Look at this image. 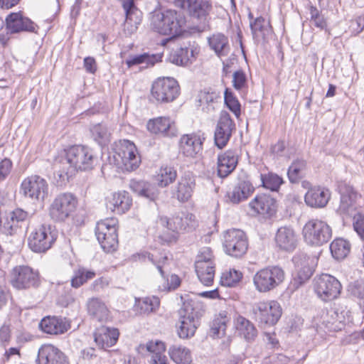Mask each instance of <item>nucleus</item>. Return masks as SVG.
Returning <instances> with one entry per match:
<instances>
[{"mask_svg": "<svg viewBox=\"0 0 364 364\" xmlns=\"http://www.w3.org/2000/svg\"><path fill=\"white\" fill-rule=\"evenodd\" d=\"M186 18L181 11L168 9L164 12L154 11L151 14L150 26L155 32L171 38L182 34L186 25Z\"/></svg>", "mask_w": 364, "mask_h": 364, "instance_id": "nucleus-1", "label": "nucleus"}, {"mask_svg": "<svg viewBox=\"0 0 364 364\" xmlns=\"http://www.w3.org/2000/svg\"><path fill=\"white\" fill-rule=\"evenodd\" d=\"M70 166L77 171H90L98 163V158L92 149L87 146L75 145L65 151L63 158Z\"/></svg>", "mask_w": 364, "mask_h": 364, "instance_id": "nucleus-2", "label": "nucleus"}, {"mask_svg": "<svg viewBox=\"0 0 364 364\" xmlns=\"http://www.w3.org/2000/svg\"><path fill=\"white\" fill-rule=\"evenodd\" d=\"M285 279L284 269L279 266H269L257 271L253 284L260 293L269 292L279 287Z\"/></svg>", "mask_w": 364, "mask_h": 364, "instance_id": "nucleus-3", "label": "nucleus"}, {"mask_svg": "<svg viewBox=\"0 0 364 364\" xmlns=\"http://www.w3.org/2000/svg\"><path fill=\"white\" fill-rule=\"evenodd\" d=\"M302 234L306 244L319 247L331 239L332 230L326 222L318 218H312L304 225Z\"/></svg>", "mask_w": 364, "mask_h": 364, "instance_id": "nucleus-4", "label": "nucleus"}, {"mask_svg": "<svg viewBox=\"0 0 364 364\" xmlns=\"http://www.w3.org/2000/svg\"><path fill=\"white\" fill-rule=\"evenodd\" d=\"M77 205V199L73 193H59L50 205L49 215L55 222H64L75 211Z\"/></svg>", "mask_w": 364, "mask_h": 364, "instance_id": "nucleus-5", "label": "nucleus"}, {"mask_svg": "<svg viewBox=\"0 0 364 364\" xmlns=\"http://www.w3.org/2000/svg\"><path fill=\"white\" fill-rule=\"evenodd\" d=\"M198 303L193 300H185L179 310L181 325L178 334L181 338H187L194 335L196 330V323L200 316L198 309Z\"/></svg>", "mask_w": 364, "mask_h": 364, "instance_id": "nucleus-6", "label": "nucleus"}, {"mask_svg": "<svg viewBox=\"0 0 364 364\" xmlns=\"http://www.w3.org/2000/svg\"><path fill=\"white\" fill-rule=\"evenodd\" d=\"M314 289L317 296L324 302L338 298L341 293L342 285L333 276L322 274L314 279Z\"/></svg>", "mask_w": 364, "mask_h": 364, "instance_id": "nucleus-7", "label": "nucleus"}, {"mask_svg": "<svg viewBox=\"0 0 364 364\" xmlns=\"http://www.w3.org/2000/svg\"><path fill=\"white\" fill-rule=\"evenodd\" d=\"M11 283L15 289L23 290L38 287L41 281L37 271L27 265H18L11 272Z\"/></svg>", "mask_w": 364, "mask_h": 364, "instance_id": "nucleus-8", "label": "nucleus"}, {"mask_svg": "<svg viewBox=\"0 0 364 364\" xmlns=\"http://www.w3.org/2000/svg\"><path fill=\"white\" fill-rule=\"evenodd\" d=\"M56 240L50 225L42 224L35 228L28 237V245L34 252L41 253L48 250Z\"/></svg>", "mask_w": 364, "mask_h": 364, "instance_id": "nucleus-9", "label": "nucleus"}, {"mask_svg": "<svg viewBox=\"0 0 364 364\" xmlns=\"http://www.w3.org/2000/svg\"><path fill=\"white\" fill-rule=\"evenodd\" d=\"M179 90L178 83L174 78L162 77L153 83L151 93L156 102L168 103L177 98Z\"/></svg>", "mask_w": 364, "mask_h": 364, "instance_id": "nucleus-10", "label": "nucleus"}, {"mask_svg": "<svg viewBox=\"0 0 364 364\" xmlns=\"http://www.w3.org/2000/svg\"><path fill=\"white\" fill-rule=\"evenodd\" d=\"M255 318L261 325L274 326L282 316V308L276 301H259L252 307Z\"/></svg>", "mask_w": 364, "mask_h": 364, "instance_id": "nucleus-11", "label": "nucleus"}, {"mask_svg": "<svg viewBox=\"0 0 364 364\" xmlns=\"http://www.w3.org/2000/svg\"><path fill=\"white\" fill-rule=\"evenodd\" d=\"M225 252L235 257L244 255L248 248V240L245 232L240 229L227 230L223 235Z\"/></svg>", "mask_w": 364, "mask_h": 364, "instance_id": "nucleus-12", "label": "nucleus"}, {"mask_svg": "<svg viewBox=\"0 0 364 364\" xmlns=\"http://www.w3.org/2000/svg\"><path fill=\"white\" fill-rule=\"evenodd\" d=\"M147 255L149 260L156 266L163 279V283L159 286V290L169 291L177 289L181 284V279L178 275L175 274H169L167 272L168 257L163 254L154 255V254L147 253Z\"/></svg>", "mask_w": 364, "mask_h": 364, "instance_id": "nucleus-13", "label": "nucleus"}, {"mask_svg": "<svg viewBox=\"0 0 364 364\" xmlns=\"http://www.w3.org/2000/svg\"><path fill=\"white\" fill-rule=\"evenodd\" d=\"M114 159L117 165L127 171L136 169L141 163V157L136 146L129 140L124 141L114 155Z\"/></svg>", "mask_w": 364, "mask_h": 364, "instance_id": "nucleus-14", "label": "nucleus"}, {"mask_svg": "<svg viewBox=\"0 0 364 364\" xmlns=\"http://www.w3.org/2000/svg\"><path fill=\"white\" fill-rule=\"evenodd\" d=\"M110 223L108 220L97 223L95 235L101 247L105 252H109L116 250L118 245V235L114 221Z\"/></svg>", "mask_w": 364, "mask_h": 364, "instance_id": "nucleus-15", "label": "nucleus"}, {"mask_svg": "<svg viewBox=\"0 0 364 364\" xmlns=\"http://www.w3.org/2000/svg\"><path fill=\"white\" fill-rule=\"evenodd\" d=\"M196 186V176L190 172H184L178 178L177 183L171 187V198L179 203H185L191 200Z\"/></svg>", "mask_w": 364, "mask_h": 364, "instance_id": "nucleus-16", "label": "nucleus"}, {"mask_svg": "<svg viewBox=\"0 0 364 364\" xmlns=\"http://www.w3.org/2000/svg\"><path fill=\"white\" fill-rule=\"evenodd\" d=\"M21 189L25 197L31 200L43 201L48 193V184L46 179L33 175L22 181Z\"/></svg>", "mask_w": 364, "mask_h": 364, "instance_id": "nucleus-17", "label": "nucleus"}, {"mask_svg": "<svg viewBox=\"0 0 364 364\" xmlns=\"http://www.w3.org/2000/svg\"><path fill=\"white\" fill-rule=\"evenodd\" d=\"M167 228L172 232L168 237L164 234L161 238L168 242H176L178 232L181 231H190L193 230L197 224L195 215L190 213H182L181 215L173 217L167 220Z\"/></svg>", "mask_w": 364, "mask_h": 364, "instance_id": "nucleus-18", "label": "nucleus"}, {"mask_svg": "<svg viewBox=\"0 0 364 364\" xmlns=\"http://www.w3.org/2000/svg\"><path fill=\"white\" fill-rule=\"evenodd\" d=\"M189 14L193 18L200 21L198 26L199 32H203L210 29V13L213 6L210 0H189L186 3Z\"/></svg>", "mask_w": 364, "mask_h": 364, "instance_id": "nucleus-19", "label": "nucleus"}, {"mask_svg": "<svg viewBox=\"0 0 364 364\" xmlns=\"http://www.w3.org/2000/svg\"><path fill=\"white\" fill-rule=\"evenodd\" d=\"M340 204L336 209L338 214L343 218L354 217L357 214L359 204L358 200L360 196L351 186H345L341 188Z\"/></svg>", "mask_w": 364, "mask_h": 364, "instance_id": "nucleus-20", "label": "nucleus"}, {"mask_svg": "<svg viewBox=\"0 0 364 364\" xmlns=\"http://www.w3.org/2000/svg\"><path fill=\"white\" fill-rule=\"evenodd\" d=\"M234 129L235 124L230 114L227 111H222L214 133V141L218 148L221 149L227 145Z\"/></svg>", "mask_w": 364, "mask_h": 364, "instance_id": "nucleus-21", "label": "nucleus"}, {"mask_svg": "<svg viewBox=\"0 0 364 364\" xmlns=\"http://www.w3.org/2000/svg\"><path fill=\"white\" fill-rule=\"evenodd\" d=\"M205 138L196 133L183 134L178 141L179 153L187 158H196L203 151Z\"/></svg>", "mask_w": 364, "mask_h": 364, "instance_id": "nucleus-22", "label": "nucleus"}, {"mask_svg": "<svg viewBox=\"0 0 364 364\" xmlns=\"http://www.w3.org/2000/svg\"><path fill=\"white\" fill-rule=\"evenodd\" d=\"M122 6L125 14L123 31L126 36H131L141 22L142 12L136 6L134 0H122Z\"/></svg>", "mask_w": 364, "mask_h": 364, "instance_id": "nucleus-23", "label": "nucleus"}, {"mask_svg": "<svg viewBox=\"0 0 364 364\" xmlns=\"http://www.w3.org/2000/svg\"><path fill=\"white\" fill-rule=\"evenodd\" d=\"M198 53V45L195 41H189L170 54L169 61L176 65L186 66L193 63Z\"/></svg>", "mask_w": 364, "mask_h": 364, "instance_id": "nucleus-24", "label": "nucleus"}, {"mask_svg": "<svg viewBox=\"0 0 364 364\" xmlns=\"http://www.w3.org/2000/svg\"><path fill=\"white\" fill-rule=\"evenodd\" d=\"M36 364H70L66 355L52 344L42 345L38 351Z\"/></svg>", "mask_w": 364, "mask_h": 364, "instance_id": "nucleus-25", "label": "nucleus"}, {"mask_svg": "<svg viewBox=\"0 0 364 364\" xmlns=\"http://www.w3.org/2000/svg\"><path fill=\"white\" fill-rule=\"evenodd\" d=\"M249 207L257 214L271 217L277 212L276 199L268 193H259L250 202Z\"/></svg>", "mask_w": 364, "mask_h": 364, "instance_id": "nucleus-26", "label": "nucleus"}, {"mask_svg": "<svg viewBox=\"0 0 364 364\" xmlns=\"http://www.w3.org/2000/svg\"><path fill=\"white\" fill-rule=\"evenodd\" d=\"M6 31L10 34L22 31L34 32L36 24L28 18L23 16L21 12L11 13L5 19Z\"/></svg>", "mask_w": 364, "mask_h": 364, "instance_id": "nucleus-27", "label": "nucleus"}, {"mask_svg": "<svg viewBox=\"0 0 364 364\" xmlns=\"http://www.w3.org/2000/svg\"><path fill=\"white\" fill-rule=\"evenodd\" d=\"M70 328L68 320L62 316H48L43 318L39 323V328L45 333L61 335Z\"/></svg>", "mask_w": 364, "mask_h": 364, "instance_id": "nucleus-28", "label": "nucleus"}, {"mask_svg": "<svg viewBox=\"0 0 364 364\" xmlns=\"http://www.w3.org/2000/svg\"><path fill=\"white\" fill-rule=\"evenodd\" d=\"M298 241V236L291 228L284 226L277 230L275 242L279 250L291 252L296 249Z\"/></svg>", "mask_w": 364, "mask_h": 364, "instance_id": "nucleus-29", "label": "nucleus"}, {"mask_svg": "<svg viewBox=\"0 0 364 364\" xmlns=\"http://www.w3.org/2000/svg\"><path fill=\"white\" fill-rule=\"evenodd\" d=\"M238 156L235 150L228 149L218 156V176L221 178L228 176L236 168Z\"/></svg>", "mask_w": 364, "mask_h": 364, "instance_id": "nucleus-30", "label": "nucleus"}, {"mask_svg": "<svg viewBox=\"0 0 364 364\" xmlns=\"http://www.w3.org/2000/svg\"><path fill=\"white\" fill-rule=\"evenodd\" d=\"M147 129L154 134L171 137L176 134V128L170 118L159 117L149 119L146 124Z\"/></svg>", "mask_w": 364, "mask_h": 364, "instance_id": "nucleus-31", "label": "nucleus"}, {"mask_svg": "<svg viewBox=\"0 0 364 364\" xmlns=\"http://www.w3.org/2000/svg\"><path fill=\"white\" fill-rule=\"evenodd\" d=\"M254 191L255 188L249 180L240 179L232 190L228 192L227 196L231 203L238 204L247 199Z\"/></svg>", "mask_w": 364, "mask_h": 364, "instance_id": "nucleus-32", "label": "nucleus"}, {"mask_svg": "<svg viewBox=\"0 0 364 364\" xmlns=\"http://www.w3.org/2000/svg\"><path fill=\"white\" fill-rule=\"evenodd\" d=\"M330 192L328 189L321 187L311 188L305 195L306 204L311 208H321L325 207L329 199Z\"/></svg>", "mask_w": 364, "mask_h": 364, "instance_id": "nucleus-33", "label": "nucleus"}, {"mask_svg": "<svg viewBox=\"0 0 364 364\" xmlns=\"http://www.w3.org/2000/svg\"><path fill=\"white\" fill-rule=\"evenodd\" d=\"M132 204V199L129 193L124 191L113 193L107 207L117 214H123L130 208Z\"/></svg>", "mask_w": 364, "mask_h": 364, "instance_id": "nucleus-34", "label": "nucleus"}, {"mask_svg": "<svg viewBox=\"0 0 364 364\" xmlns=\"http://www.w3.org/2000/svg\"><path fill=\"white\" fill-rule=\"evenodd\" d=\"M119 335L118 329L103 326L95 333V341L100 348L105 349L117 343Z\"/></svg>", "mask_w": 364, "mask_h": 364, "instance_id": "nucleus-35", "label": "nucleus"}, {"mask_svg": "<svg viewBox=\"0 0 364 364\" xmlns=\"http://www.w3.org/2000/svg\"><path fill=\"white\" fill-rule=\"evenodd\" d=\"M208 43L211 50L217 56H226L230 51L228 38L222 33H213L208 38Z\"/></svg>", "mask_w": 364, "mask_h": 364, "instance_id": "nucleus-36", "label": "nucleus"}, {"mask_svg": "<svg viewBox=\"0 0 364 364\" xmlns=\"http://www.w3.org/2000/svg\"><path fill=\"white\" fill-rule=\"evenodd\" d=\"M131 190L139 196L154 200L157 196L155 187L150 183L143 181L132 179L129 183Z\"/></svg>", "mask_w": 364, "mask_h": 364, "instance_id": "nucleus-37", "label": "nucleus"}, {"mask_svg": "<svg viewBox=\"0 0 364 364\" xmlns=\"http://www.w3.org/2000/svg\"><path fill=\"white\" fill-rule=\"evenodd\" d=\"M235 328L240 336L247 341H254L257 336V331L255 325L246 318L238 316L235 319Z\"/></svg>", "mask_w": 364, "mask_h": 364, "instance_id": "nucleus-38", "label": "nucleus"}, {"mask_svg": "<svg viewBox=\"0 0 364 364\" xmlns=\"http://www.w3.org/2000/svg\"><path fill=\"white\" fill-rule=\"evenodd\" d=\"M146 349L150 352V364H168V359L164 353L165 351L164 343L161 341H150L146 343Z\"/></svg>", "mask_w": 364, "mask_h": 364, "instance_id": "nucleus-39", "label": "nucleus"}, {"mask_svg": "<svg viewBox=\"0 0 364 364\" xmlns=\"http://www.w3.org/2000/svg\"><path fill=\"white\" fill-rule=\"evenodd\" d=\"M160 300L157 296L144 297L136 299L134 311L139 314H149L155 312L159 307Z\"/></svg>", "mask_w": 364, "mask_h": 364, "instance_id": "nucleus-40", "label": "nucleus"}, {"mask_svg": "<svg viewBox=\"0 0 364 364\" xmlns=\"http://www.w3.org/2000/svg\"><path fill=\"white\" fill-rule=\"evenodd\" d=\"M163 55L161 53L150 54L144 53L140 55L131 56L126 60V64L129 68L135 65L146 64V67L154 66L156 63L161 62Z\"/></svg>", "mask_w": 364, "mask_h": 364, "instance_id": "nucleus-41", "label": "nucleus"}, {"mask_svg": "<svg viewBox=\"0 0 364 364\" xmlns=\"http://www.w3.org/2000/svg\"><path fill=\"white\" fill-rule=\"evenodd\" d=\"M87 307L89 314L100 321L107 318L108 316L109 311L107 307L99 298L93 297L87 301Z\"/></svg>", "mask_w": 364, "mask_h": 364, "instance_id": "nucleus-42", "label": "nucleus"}, {"mask_svg": "<svg viewBox=\"0 0 364 364\" xmlns=\"http://www.w3.org/2000/svg\"><path fill=\"white\" fill-rule=\"evenodd\" d=\"M75 169L63 159L59 161L58 169L55 172V178L58 186H65L75 175Z\"/></svg>", "mask_w": 364, "mask_h": 364, "instance_id": "nucleus-43", "label": "nucleus"}, {"mask_svg": "<svg viewBox=\"0 0 364 364\" xmlns=\"http://www.w3.org/2000/svg\"><path fill=\"white\" fill-rule=\"evenodd\" d=\"M308 9L310 14L311 23L330 35L331 30L328 27V18L322 14L321 11L312 4H309Z\"/></svg>", "mask_w": 364, "mask_h": 364, "instance_id": "nucleus-44", "label": "nucleus"}, {"mask_svg": "<svg viewBox=\"0 0 364 364\" xmlns=\"http://www.w3.org/2000/svg\"><path fill=\"white\" fill-rule=\"evenodd\" d=\"M330 250L332 256L336 259H343L349 254L350 251V244L346 240L336 238L331 243Z\"/></svg>", "mask_w": 364, "mask_h": 364, "instance_id": "nucleus-45", "label": "nucleus"}, {"mask_svg": "<svg viewBox=\"0 0 364 364\" xmlns=\"http://www.w3.org/2000/svg\"><path fill=\"white\" fill-rule=\"evenodd\" d=\"M168 353L171 358L177 364H190L192 361L190 350L181 346H171Z\"/></svg>", "mask_w": 364, "mask_h": 364, "instance_id": "nucleus-46", "label": "nucleus"}, {"mask_svg": "<svg viewBox=\"0 0 364 364\" xmlns=\"http://www.w3.org/2000/svg\"><path fill=\"white\" fill-rule=\"evenodd\" d=\"M177 176V171L174 167H161L157 175L158 185L161 188L167 187L176 181Z\"/></svg>", "mask_w": 364, "mask_h": 364, "instance_id": "nucleus-47", "label": "nucleus"}, {"mask_svg": "<svg viewBox=\"0 0 364 364\" xmlns=\"http://www.w3.org/2000/svg\"><path fill=\"white\" fill-rule=\"evenodd\" d=\"M260 180L262 186L272 191H278L281 185L284 183L282 177L272 172L260 173Z\"/></svg>", "mask_w": 364, "mask_h": 364, "instance_id": "nucleus-48", "label": "nucleus"}, {"mask_svg": "<svg viewBox=\"0 0 364 364\" xmlns=\"http://www.w3.org/2000/svg\"><path fill=\"white\" fill-rule=\"evenodd\" d=\"M90 130L92 137L99 144H105L109 141L110 132L105 124L102 123L94 124L90 127Z\"/></svg>", "mask_w": 364, "mask_h": 364, "instance_id": "nucleus-49", "label": "nucleus"}, {"mask_svg": "<svg viewBox=\"0 0 364 364\" xmlns=\"http://www.w3.org/2000/svg\"><path fill=\"white\" fill-rule=\"evenodd\" d=\"M215 262L206 263V265L203 266V269L199 272L198 268L196 269L198 279L202 284L205 286L212 284L215 276Z\"/></svg>", "mask_w": 364, "mask_h": 364, "instance_id": "nucleus-50", "label": "nucleus"}, {"mask_svg": "<svg viewBox=\"0 0 364 364\" xmlns=\"http://www.w3.org/2000/svg\"><path fill=\"white\" fill-rule=\"evenodd\" d=\"M96 274L94 271L88 270L85 268H80L75 272L74 277L71 279V287L79 288L88 280L92 279Z\"/></svg>", "mask_w": 364, "mask_h": 364, "instance_id": "nucleus-51", "label": "nucleus"}, {"mask_svg": "<svg viewBox=\"0 0 364 364\" xmlns=\"http://www.w3.org/2000/svg\"><path fill=\"white\" fill-rule=\"evenodd\" d=\"M225 104L227 107L239 118L241 114V105L233 92L228 88H226L224 93Z\"/></svg>", "mask_w": 364, "mask_h": 364, "instance_id": "nucleus-52", "label": "nucleus"}, {"mask_svg": "<svg viewBox=\"0 0 364 364\" xmlns=\"http://www.w3.org/2000/svg\"><path fill=\"white\" fill-rule=\"evenodd\" d=\"M250 28L253 35H257L258 32L262 35L269 33L272 29L270 22L264 17L259 16L256 18L254 21L250 22Z\"/></svg>", "mask_w": 364, "mask_h": 364, "instance_id": "nucleus-53", "label": "nucleus"}, {"mask_svg": "<svg viewBox=\"0 0 364 364\" xmlns=\"http://www.w3.org/2000/svg\"><path fill=\"white\" fill-rule=\"evenodd\" d=\"M305 167L302 160L294 161L288 168L287 175L291 183H296L302 177L301 171Z\"/></svg>", "mask_w": 364, "mask_h": 364, "instance_id": "nucleus-54", "label": "nucleus"}, {"mask_svg": "<svg viewBox=\"0 0 364 364\" xmlns=\"http://www.w3.org/2000/svg\"><path fill=\"white\" fill-rule=\"evenodd\" d=\"M214 257L213 255L212 250L210 247H203L198 255L196 257V260L195 262V268H198L199 272H201L204 267L206 265V263L214 262Z\"/></svg>", "mask_w": 364, "mask_h": 364, "instance_id": "nucleus-55", "label": "nucleus"}, {"mask_svg": "<svg viewBox=\"0 0 364 364\" xmlns=\"http://www.w3.org/2000/svg\"><path fill=\"white\" fill-rule=\"evenodd\" d=\"M347 291L349 295L359 300L364 299V279H359L350 282Z\"/></svg>", "mask_w": 364, "mask_h": 364, "instance_id": "nucleus-56", "label": "nucleus"}, {"mask_svg": "<svg viewBox=\"0 0 364 364\" xmlns=\"http://www.w3.org/2000/svg\"><path fill=\"white\" fill-rule=\"evenodd\" d=\"M220 317L216 318L213 321L210 328V331L213 336L217 337L225 335L227 328V322L228 321L225 315L223 316V314H220Z\"/></svg>", "mask_w": 364, "mask_h": 364, "instance_id": "nucleus-57", "label": "nucleus"}, {"mask_svg": "<svg viewBox=\"0 0 364 364\" xmlns=\"http://www.w3.org/2000/svg\"><path fill=\"white\" fill-rule=\"evenodd\" d=\"M242 274L237 270H230L223 274L220 279V284L225 287H234L242 279Z\"/></svg>", "mask_w": 364, "mask_h": 364, "instance_id": "nucleus-58", "label": "nucleus"}, {"mask_svg": "<svg viewBox=\"0 0 364 364\" xmlns=\"http://www.w3.org/2000/svg\"><path fill=\"white\" fill-rule=\"evenodd\" d=\"M296 277L294 278L295 282H297L299 285L304 284L313 274V269L310 266L304 267L301 269H296Z\"/></svg>", "mask_w": 364, "mask_h": 364, "instance_id": "nucleus-59", "label": "nucleus"}, {"mask_svg": "<svg viewBox=\"0 0 364 364\" xmlns=\"http://www.w3.org/2000/svg\"><path fill=\"white\" fill-rule=\"evenodd\" d=\"M353 228L359 237L364 241V215L360 213L353 217Z\"/></svg>", "mask_w": 364, "mask_h": 364, "instance_id": "nucleus-60", "label": "nucleus"}, {"mask_svg": "<svg viewBox=\"0 0 364 364\" xmlns=\"http://www.w3.org/2000/svg\"><path fill=\"white\" fill-rule=\"evenodd\" d=\"M311 258L304 252H298L292 258L295 269H301L304 267L310 266Z\"/></svg>", "mask_w": 364, "mask_h": 364, "instance_id": "nucleus-61", "label": "nucleus"}, {"mask_svg": "<svg viewBox=\"0 0 364 364\" xmlns=\"http://www.w3.org/2000/svg\"><path fill=\"white\" fill-rule=\"evenodd\" d=\"M247 77L243 70H239L233 73L232 84L235 89L242 90L246 85Z\"/></svg>", "mask_w": 364, "mask_h": 364, "instance_id": "nucleus-62", "label": "nucleus"}, {"mask_svg": "<svg viewBox=\"0 0 364 364\" xmlns=\"http://www.w3.org/2000/svg\"><path fill=\"white\" fill-rule=\"evenodd\" d=\"M12 168V161L8 158L4 159L0 162V176L4 180L6 179L7 176L9 174Z\"/></svg>", "mask_w": 364, "mask_h": 364, "instance_id": "nucleus-63", "label": "nucleus"}, {"mask_svg": "<svg viewBox=\"0 0 364 364\" xmlns=\"http://www.w3.org/2000/svg\"><path fill=\"white\" fill-rule=\"evenodd\" d=\"M96 350L93 348H87L82 350V358L85 361L95 362L99 360V358L97 355Z\"/></svg>", "mask_w": 364, "mask_h": 364, "instance_id": "nucleus-64", "label": "nucleus"}]
</instances>
